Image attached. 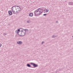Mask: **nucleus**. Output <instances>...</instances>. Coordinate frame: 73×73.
<instances>
[{
	"label": "nucleus",
	"mask_w": 73,
	"mask_h": 73,
	"mask_svg": "<svg viewBox=\"0 0 73 73\" xmlns=\"http://www.w3.org/2000/svg\"><path fill=\"white\" fill-rule=\"evenodd\" d=\"M20 32L21 35H20V36L21 37L24 36L26 34V31L25 30H24V29L23 28L20 29Z\"/></svg>",
	"instance_id": "obj_1"
},
{
	"label": "nucleus",
	"mask_w": 73,
	"mask_h": 73,
	"mask_svg": "<svg viewBox=\"0 0 73 73\" xmlns=\"http://www.w3.org/2000/svg\"><path fill=\"white\" fill-rule=\"evenodd\" d=\"M19 7L17 6H13L12 8V11L13 12H15L19 8Z\"/></svg>",
	"instance_id": "obj_2"
},
{
	"label": "nucleus",
	"mask_w": 73,
	"mask_h": 73,
	"mask_svg": "<svg viewBox=\"0 0 73 73\" xmlns=\"http://www.w3.org/2000/svg\"><path fill=\"white\" fill-rule=\"evenodd\" d=\"M38 11H39V13L37 14V15L39 16V15H40L41 13H42L43 10V9H38Z\"/></svg>",
	"instance_id": "obj_3"
},
{
	"label": "nucleus",
	"mask_w": 73,
	"mask_h": 73,
	"mask_svg": "<svg viewBox=\"0 0 73 73\" xmlns=\"http://www.w3.org/2000/svg\"><path fill=\"white\" fill-rule=\"evenodd\" d=\"M21 9L20 8V7H19V8L17 10H16V11H15L13 12L14 14H16V13H18V12H19Z\"/></svg>",
	"instance_id": "obj_4"
},
{
	"label": "nucleus",
	"mask_w": 73,
	"mask_h": 73,
	"mask_svg": "<svg viewBox=\"0 0 73 73\" xmlns=\"http://www.w3.org/2000/svg\"><path fill=\"white\" fill-rule=\"evenodd\" d=\"M30 64L31 65H33L34 68H36V67H37V66H38V64H35L33 63H31Z\"/></svg>",
	"instance_id": "obj_5"
},
{
	"label": "nucleus",
	"mask_w": 73,
	"mask_h": 73,
	"mask_svg": "<svg viewBox=\"0 0 73 73\" xmlns=\"http://www.w3.org/2000/svg\"><path fill=\"white\" fill-rule=\"evenodd\" d=\"M20 32V29L17 30L15 31L16 33H17V35L19 34V33Z\"/></svg>",
	"instance_id": "obj_6"
},
{
	"label": "nucleus",
	"mask_w": 73,
	"mask_h": 73,
	"mask_svg": "<svg viewBox=\"0 0 73 73\" xmlns=\"http://www.w3.org/2000/svg\"><path fill=\"white\" fill-rule=\"evenodd\" d=\"M17 44H23V42L21 41H18L17 42Z\"/></svg>",
	"instance_id": "obj_7"
},
{
	"label": "nucleus",
	"mask_w": 73,
	"mask_h": 73,
	"mask_svg": "<svg viewBox=\"0 0 73 73\" xmlns=\"http://www.w3.org/2000/svg\"><path fill=\"white\" fill-rule=\"evenodd\" d=\"M33 16V13H30L29 14V17H32Z\"/></svg>",
	"instance_id": "obj_8"
},
{
	"label": "nucleus",
	"mask_w": 73,
	"mask_h": 73,
	"mask_svg": "<svg viewBox=\"0 0 73 73\" xmlns=\"http://www.w3.org/2000/svg\"><path fill=\"white\" fill-rule=\"evenodd\" d=\"M9 14V15H12V12L11 11H8Z\"/></svg>",
	"instance_id": "obj_9"
},
{
	"label": "nucleus",
	"mask_w": 73,
	"mask_h": 73,
	"mask_svg": "<svg viewBox=\"0 0 73 73\" xmlns=\"http://www.w3.org/2000/svg\"><path fill=\"white\" fill-rule=\"evenodd\" d=\"M69 5H73V2H69L68 3Z\"/></svg>",
	"instance_id": "obj_10"
},
{
	"label": "nucleus",
	"mask_w": 73,
	"mask_h": 73,
	"mask_svg": "<svg viewBox=\"0 0 73 73\" xmlns=\"http://www.w3.org/2000/svg\"><path fill=\"white\" fill-rule=\"evenodd\" d=\"M27 66H28V67H29L30 68H33V67H31V66L29 64H27Z\"/></svg>",
	"instance_id": "obj_11"
},
{
	"label": "nucleus",
	"mask_w": 73,
	"mask_h": 73,
	"mask_svg": "<svg viewBox=\"0 0 73 73\" xmlns=\"http://www.w3.org/2000/svg\"><path fill=\"white\" fill-rule=\"evenodd\" d=\"M39 12V10H38V9L37 10H36L35 12H34V14H36V12Z\"/></svg>",
	"instance_id": "obj_12"
},
{
	"label": "nucleus",
	"mask_w": 73,
	"mask_h": 73,
	"mask_svg": "<svg viewBox=\"0 0 73 73\" xmlns=\"http://www.w3.org/2000/svg\"><path fill=\"white\" fill-rule=\"evenodd\" d=\"M31 20H28L27 21V23H29H29H31Z\"/></svg>",
	"instance_id": "obj_13"
},
{
	"label": "nucleus",
	"mask_w": 73,
	"mask_h": 73,
	"mask_svg": "<svg viewBox=\"0 0 73 73\" xmlns=\"http://www.w3.org/2000/svg\"><path fill=\"white\" fill-rule=\"evenodd\" d=\"M57 36H55L54 35H53L52 36V38H55V37H56Z\"/></svg>",
	"instance_id": "obj_14"
},
{
	"label": "nucleus",
	"mask_w": 73,
	"mask_h": 73,
	"mask_svg": "<svg viewBox=\"0 0 73 73\" xmlns=\"http://www.w3.org/2000/svg\"><path fill=\"white\" fill-rule=\"evenodd\" d=\"M49 10H47V9H46V10L45 11V13H47V12H49Z\"/></svg>",
	"instance_id": "obj_15"
},
{
	"label": "nucleus",
	"mask_w": 73,
	"mask_h": 73,
	"mask_svg": "<svg viewBox=\"0 0 73 73\" xmlns=\"http://www.w3.org/2000/svg\"><path fill=\"white\" fill-rule=\"evenodd\" d=\"M24 31H25V32H26V31H28V29H24Z\"/></svg>",
	"instance_id": "obj_16"
},
{
	"label": "nucleus",
	"mask_w": 73,
	"mask_h": 73,
	"mask_svg": "<svg viewBox=\"0 0 73 73\" xmlns=\"http://www.w3.org/2000/svg\"><path fill=\"white\" fill-rule=\"evenodd\" d=\"M3 35L5 36V35H7V33H4Z\"/></svg>",
	"instance_id": "obj_17"
},
{
	"label": "nucleus",
	"mask_w": 73,
	"mask_h": 73,
	"mask_svg": "<svg viewBox=\"0 0 73 73\" xmlns=\"http://www.w3.org/2000/svg\"><path fill=\"white\" fill-rule=\"evenodd\" d=\"M44 42H45L44 41H42L41 43V44H43V43H44Z\"/></svg>",
	"instance_id": "obj_18"
},
{
	"label": "nucleus",
	"mask_w": 73,
	"mask_h": 73,
	"mask_svg": "<svg viewBox=\"0 0 73 73\" xmlns=\"http://www.w3.org/2000/svg\"><path fill=\"white\" fill-rule=\"evenodd\" d=\"M1 46H2V44H0V48L1 47Z\"/></svg>",
	"instance_id": "obj_19"
},
{
	"label": "nucleus",
	"mask_w": 73,
	"mask_h": 73,
	"mask_svg": "<svg viewBox=\"0 0 73 73\" xmlns=\"http://www.w3.org/2000/svg\"><path fill=\"white\" fill-rule=\"evenodd\" d=\"M43 15H44V16H46V14H43Z\"/></svg>",
	"instance_id": "obj_20"
},
{
	"label": "nucleus",
	"mask_w": 73,
	"mask_h": 73,
	"mask_svg": "<svg viewBox=\"0 0 73 73\" xmlns=\"http://www.w3.org/2000/svg\"><path fill=\"white\" fill-rule=\"evenodd\" d=\"M46 9L44 10V11H46Z\"/></svg>",
	"instance_id": "obj_21"
},
{
	"label": "nucleus",
	"mask_w": 73,
	"mask_h": 73,
	"mask_svg": "<svg viewBox=\"0 0 73 73\" xmlns=\"http://www.w3.org/2000/svg\"><path fill=\"white\" fill-rule=\"evenodd\" d=\"M56 23H58V21H57V22H56Z\"/></svg>",
	"instance_id": "obj_22"
},
{
	"label": "nucleus",
	"mask_w": 73,
	"mask_h": 73,
	"mask_svg": "<svg viewBox=\"0 0 73 73\" xmlns=\"http://www.w3.org/2000/svg\"><path fill=\"white\" fill-rule=\"evenodd\" d=\"M47 10H48V9H46Z\"/></svg>",
	"instance_id": "obj_23"
},
{
	"label": "nucleus",
	"mask_w": 73,
	"mask_h": 73,
	"mask_svg": "<svg viewBox=\"0 0 73 73\" xmlns=\"http://www.w3.org/2000/svg\"><path fill=\"white\" fill-rule=\"evenodd\" d=\"M44 13H45V12H44Z\"/></svg>",
	"instance_id": "obj_24"
},
{
	"label": "nucleus",
	"mask_w": 73,
	"mask_h": 73,
	"mask_svg": "<svg viewBox=\"0 0 73 73\" xmlns=\"http://www.w3.org/2000/svg\"><path fill=\"white\" fill-rule=\"evenodd\" d=\"M72 37H73V36H72Z\"/></svg>",
	"instance_id": "obj_25"
}]
</instances>
